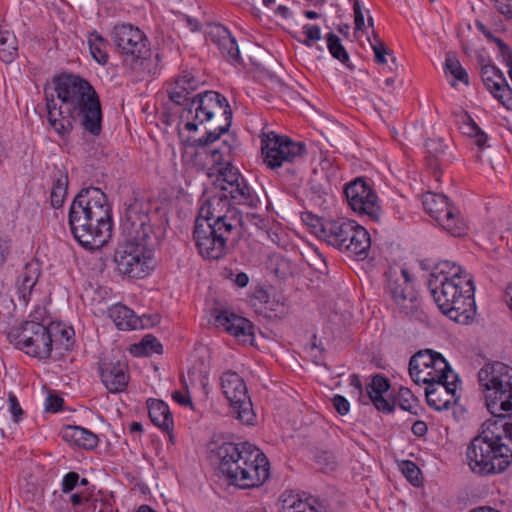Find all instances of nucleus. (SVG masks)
<instances>
[{
    "instance_id": "32",
    "label": "nucleus",
    "mask_w": 512,
    "mask_h": 512,
    "mask_svg": "<svg viewBox=\"0 0 512 512\" xmlns=\"http://www.w3.org/2000/svg\"><path fill=\"white\" fill-rule=\"evenodd\" d=\"M109 316L120 330H133L140 325V319L134 311L120 303L109 309Z\"/></svg>"
},
{
    "instance_id": "53",
    "label": "nucleus",
    "mask_w": 512,
    "mask_h": 512,
    "mask_svg": "<svg viewBox=\"0 0 512 512\" xmlns=\"http://www.w3.org/2000/svg\"><path fill=\"white\" fill-rule=\"evenodd\" d=\"M79 483V474L77 472H68L62 480L61 490L63 493H70Z\"/></svg>"
},
{
    "instance_id": "17",
    "label": "nucleus",
    "mask_w": 512,
    "mask_h": 512,
    "mask_svg": "<svg viewBox=\"0 0 512 512\" xmlns=\"http://www.w3.org/2000/svg\"><path fill=\"white\" fill-rule=\"evenodd\" d=\"M98 224H112L111 208L106 194L97 187L82 188L74 197L70 208Z\"/></svg>"
},
{
    "instance_id": "58",
    "label": "nucleus",
    "mask_w": 512,
    "mask_h": 512,
    "mask_svg": "<svg viewBox=\"0 0 512 512\" xmlns=\"http://www.w3.org/2000/svg\"><path fill=\"white\" fill-rule=\"evenodd\" d=\"M172 398L178 404L182 406H192V400L189 395L182 393L181 391H174Z\"/></svg>"
},
{
    "instance_id": "8",
    "label": "nucleus",
    "mask_w": 512,
    "mask_h": 512,
    "mask_svg": "<svg viewBox=\"0 0 512 512\" xmlns=\"http://www.w3.org/2000/svg\"><path fill=\"white\" fill-rule=\"evenodd\" d=\"M239 460L232 469L227 483L239 489L260 487L269 478L270 464L266 455L248 442L240 443Z\"/></svg>"
},
{
    "instance_id": "2",
    "label": "nucleus",
    "mask_w": 512,
    "mask_h": 512,
    "mask_svg": "<svg viewBox=\"0 0 512 512\" xmlns=\"http://www.w3.org/2000/svg\"><path fill=\"white\" fill-rule=\"evenodd\" d=\"M242 228V213L231 204L228 196H213L198 211L193 238L204 258L218 260L226 255L228 243L239 239Z\"/></svg>"
},
{
    "instance_id": "14",
    "label": "nucleus",
    "mask_w": 512,
    "mask_h": 512,
    "mask_svg": "<svg viewBox=\"0 0 512 512\" xmlns=\"http://www.w3.org/2000/svg\"><path fill=\"white\" fill-rule=\"evenodd\" d=\"M409 374L417 384H431L455 375L446 359L431 349L420 350L411 357Z\"/></svg>"
},
{
    "instance_id": "36",
    "label": "nucleus",
    "mask_w": 512,
    "mask_h": 512,
    "mask_svg": "<svg viewBox=\"0 0 512 512\" xmlns=\"http://www.w3.org/2000/svg\"><path fill=\"white\" fill-rule=\"evenodd\" d=\"M190 81L193 84V75L185 72L183 75L178 76L168 91L170 100L177 104L182 105L186 108V104L191 101L192 96L188 95L185 90V85Z\"/></svg>"
},
{
    "instance_id": "7",
    "label": "nucleus",
    "mask_w": 512,
    "mask_h": 512,
    "mask_svg": "<svg viewBox=\"0 0 512 512\" xmlns=\"http://www.w3.org/2000/svg\"><path fill=\"white\" fill-rule=\"evenodd\" d=\"M111 39L125 67L136 72L144 71L152 52L149 40L140 28L130 23L117 24Z\"/></svg>"
},
{
    "instance_id": "9",
    "label": "nucleus",
    "mask_w": 512,
    "mask_h": 512,
    "mask_svg": "<svg viewBox=\"0 0 512 512\" xmlns=\"http://www.w3.org/2000/svg\"><path fill=\"white\" fill-rule=\"evenodd\" d=\"M348 256L365 259L371 247L369 232L353 220H333L323 240Z\"/></svg>"
},
{
    "instance_id": "31",
    "label": "nucleus",
    "mask_w": 512,
    "mask_h": 512,
    "mask_svg": "<svg viewBox=\"0 0 512 512\" xmlns=\"http://www.w3.org/2000/svg\"><path fill=\"white\" fill-rule=\"evenodd\" d=\"M147 407L149 418L155 426L166 432L173 430L174 421L167 403L159 399H149Z\"/></svg>"
},
{
    "instance_id": "55",
    "label": "nucleus",
    "mask_w": 512,
    "mask_h": 512,
    "mask_svg": "<svg viewBox=\"0 0 512 512\" xmlns=\"http://www.w3.org/2000/svg\"><path fill=\"white\" fill-rule=\"evenodd\" d=\"M499 13L507 19L512 18V0H491Z\"/></svg>"
},
{
    "instance_id": "46",
    "label": "nucleus",
    "mask_w": 512,
    "mask_h": 512,
    "mask_svg": "<svg viewBox=\"0 0 512 512\" xmlns=\"http://www.w3.org/2000/svg\"><path fill=\"white\" fill-rule=\"evenodd\" d=\"M371 47L375 54V61L379 64L386 63V55H389L390 52L387 49L385 43L378 38L376 34H374V43H371Z\"/></svg>"
},
{
    "instance_id": "1",
    "label": "nucleus",
    "mask_w": 512,
    "mask_h": 512,
    "mask_svg": "<svg viewBox=\"0 0 512 512\" xmlns=\"http://www.w3.org/2000/svg\"><path fill=\"white\" fill-rule=\"evenodd\" d=\"M53 93L44 88L48 122L61 137L68 136L73 130V123L78 122L81 128L93 136L102 132V108L99 95L86 79L73 74L63 73L54 77Z\"/></svg>"
},
{
    "instance_id": "42",
    "label": "nucleus",
    "mask_w": 512,
    "mask_h": 512,
    "mask_svg": "<svg viewBox=\"0 0 512 512\" xmlns=\"http://www.w3.org/2000/svg\"><path fill=\"white\" fill-rule=\"evenodd\" d=\"M88 44L92 57L99 64H106L108 62L109 56L106 51L105 39L101 35L94 32L89 36Z\"/></svg>"
},
{
    "instance_id": "24",
    "label": "nucleus",
    "mask_w": 512,
    "mask_h": 512,
    "mask_svg": "<svg viewBox=\"0 0 512 512\" xmlns=\"http://www.w3.org/2000/svg\"><path fill=\"white\" fill-rule=\"evenodd\" d=\"M279 504L280 512H332L325 500L292 490L280 495Z\"/></svg>"
},
{
    "instance_id": "5",
    "label": "nucleus",
    "mask_w": 512,
    "mask_h": 512,
    "mask_svg": "<svg viewBox=\"0 0 512 512\" xmlns=\"http://www.w3.org/2000/svg\"><path fill=\"white\" fill-rule=\"evenodd\" d=\"M261 153L267 168L291 182L299 178L306 145L270 131L261 135Z\"/></svg>"
},
{
    "instance_id": "45",
    "label": "nucleus",
    "mask_w": 512,
    "mask_h": 512,
    "mask_svg": "<svg viewBox=\"0 0 512 512\" xmlns=\"http://www.w3.org/2000/svg\"><path fill=\"white\" fill-rule=\"evenodd\" d=\"M398 403L402 410L408 411L413 414H417L419 402L410 389L405 387H401L399 389Z\"/></svg>"
},
{
    "instance_id": "13",
    "label": "nucleus",
    "mask_w": 512,
    "mask_h": 512,
    "mask_svg": "<svg viewBox=\"0 0 512 512\" xmlns=\"http://www.w3.org/2000/svg\"><path fill=\"white\" fill-rule=\"evenodd\" d=\"M425 211L447 233L454 237L466 235L468 226L459 209L444 194L427 192L423 197Z\"/></svg>"
},
{
    "instance_id": "28",
    "label": "nucleus",
    "mask_w": 512,
    "mask_h": 512,
    "mask_svg": "<svg viewBox=\"0 0 512 512\" xmlns=\"http://www.w3.org/2000/svg\"><path fill=\"white\" fill-rule=\"evenodd\" d=\"M218 327H223L230 335L238 338L242 342L252 341L253 326L251 322L233 312L222 310L215 319Z\"/></svg>"
},
{
    "instance_id": "62",
    "label": "nucleus",
    "mask_w": 512,
    "mask_h": 512,
    "mask_svg": "<svg viewBox=\"0 0 512 512\" xmlns=\"http://www.w3.org/2000/svg\"><path fill=\"white\" fill-rule=\"evenodd\" d=\"M9 254V244L6 240L0 238V265H2Z\"/></svg>"
},
{
    "instance_id": "47",
    "label": "nucleus",
    "mask_w": 512,
    "mask_h": 512,
    "mask_svg": "<svg viewBox=\"0 0 512 512\" xmlns=\"http://www.w3.org/2000/svg\"><path fill=\"white\" fill-rule=\"evenodd\" d=\"M402 472L413 485L418 484L420 470L414 462L409 460L404 461L402 463Z\"/></svg>"
},
{
    "instance_id": "12",
    "label": "nucleus",
    "mask_w": 512,
    "mask_h": 512,
    "mask_svg": "<svg viewBox=\"0 0 512 512\" xmlns=\"http://www.w3.org/2000/svg\"><path fill=\"white\" fill-rule=\"evenodd\" d=\"M145 241L127 237L119 243L114 252V262L120 274L137 279L148 274L151 257Z\"/></svg>"
},
{
    "instance_id": "6",
    "label": "nucleus",
    "mask_w": 512,
    "mask_h": 512,
    "mask_svg": "<svg viewBox=\"0 0 512 512\" xmlns=\"http://www.w3.org/2000/svg\"><path fill=\"white\" fill-rule=\"evenodd\" d=\"M45 315L46 310L44 308L35 309L29 315V320L7 333L8 342L28 356L38 359L49 358L55 342L53 340L54 329L50 327V321Z\"/></svg>"
},
{
    "instance_id": "29",
    "label": "nucleus",
    "mask_w": 512,
    "mask_h": 512,
    "mask_svg": "<svg viewBox=\"0 0 512 512\" xmlns=\"http://www.w3.org/2000/svg\"><path fill=\"white\" fill-rule=\"evenodd\" d=\"M240 450V443L233 442H224L215 450L219 471L226 480L233 473L232 469L239 460Z\"/></svg>"
},
{
    "instance_id": "16",
    "label": "nucleus",
    "mask_w": 512,
    "mask_h": 512,
    "mask_svg": "<svg viewBox=\"0 0 512 512\" xmlns=\"http://www.w3.org/2000/svg\"><path fill=\"white\" fill-rule=\"evenodd\" d=\"M221 388L230 403L231 413L243 424H253L255 413L247 387L240 375L226 371L221 376Z\"/></svg>"
},
{
    "instance_id": "25",
    "label": "nucleus",
    "mask_w": 512,
    "mask_h": 512,
    "mask_svg": "<svg viewBox=\"0 0 512 512\" xmlns=\"http://www.w3.org/2000/svg\"><path fill=\"white\" fill-rule=\"evenodd\" d=\"M127 370V364L120 360L104 357L99 362L101 381L111 393H120L126 389L129 382Z\"/></svg>"
},
{
    "instance_id": "38",
    "label": "nucleus",
    "mask_w": 512,
    "mask_h": 512,
    "mask_svg": "<svg viewBox=\"0 0 512 512\" xmlns=\"http://www.w3.org/2000/svg\"><path fill=\"white\" fill-rule=\"evenodd\" d=\"M231 123L232 119L223 118V120L219 122L217 128L207 131L204 136L195 139L189 138L190 145L196 148L209 146L210 144L217 141L222 134L229 130Z\"/></svg>"
},
{
    "instance_id": "27",
    "label": "nucleus",
    "mask_w": 512,
    "mask_h": 512,
    "mask_svg": "<svg viewBox=\"0 0 512 512\" xmlns=\"http://www.w3.org/2000/svg\"><path fill=\"white\" fill-rule=\"evenodd\" d=\"M208 36L212 43L217 46L223 58L232 64L241 63L238 43L225 26L221 24L211 26Z\"/></svg>"
},
{
    "instance_id": "18",
    "label": "nucleus",
    "mask_w": 512,
    "mask_h": 512,
    "mask_svg": "<svg viewBox=\"0 0 512 512\" xmlns=\"http://www.w3.org/2000/svg\"><path fill=\"white\" fill-rule=\"evenodd\" d=\"M350 385L354 387L363 404L372 403L377 410L385 413L394 410L395 400L391 398L390 382L385 376L380 374L373 376L366 386V394H363L362 382L357 374L350 376Z\"/></svg>"
},
{
    "instance_id": "49",
    "label": "nucleus",
    "mask_w": 512,
    "mask_h": 512,
    "mask_svg": "<svg viewBox=\"0 0 512 512\" xmlns=\"http://www.w3.org/2000/svg\"><path fill=\"white\" fill-rule=\"evenodd\" d=\"M50 327H53V340H55L54 343L57 342L56 337L58 335L61 336L62 339L65 340V346L68 347L72 344V336L74 335V331L72 328H63L59 324H54L50 322Z\"/></svg>"
},
{
    "instance_id": "23",
    "label": "nucleus",
    "mask_w": 512,
    "mask_h": 512,
    "mask_svg": "<svg viewBox=\"0 0 512 512\" xmlns=\"http://www.w3.org/2000/svg\"><path fill=\"white\" fill-rule=\"evenodd\" d=\"M481 79L493 97L504 107L512 110V89L502 71L495 65H482Z\"/></svg>"
},
{
    "instance_id": "54",
    "label": "nucleus",
    "mask_w": 512,
    "mask_h": 512,
    "mask_svg": "<svg viewBox=\"0 0 512 512\" xmlns=\"http://www.w3.org/2000/svg\"><path fill=\"white\" fill-rule=\"evenodd\" d=\"M332 404L336 411L342 416L346 415L350 410V403L344 396L335 395L332 398Z\"/></svg>"
},
{
    "instance_id": "50",
    "label": "nucleus",
    "mask_w": 512,
    "mask_h": 512,
    "mask_svg": "<svg viewBox=\"0 0 512 512\" xmlns=\"http://www.w3.org/2000/svg\"><path fill=\"white\" fill-rule=\"evenodd\" d=\"M9 412L12 414L13 421L19 422L22 419L24 411L13 392L8 394Z\"/></svg>"
},
{
    "instance_id": "26",
    "label": "nucleus",
    "mask_w": 512,
    "mask_h": 512,
    "mask_svg": "<svg viewBox=\"0 0 512 512\" xmlns=\"http://www.w3.org/2000/svg\"><path fill=\"white\" fill-rule=\"evenodd\" d=\"M231 152L232 146L224 142L221 148L213 150L211 154L218 179L225 182L228 189L244 179L239 170L231 164Z\"/></svg>"
},
{
    "instance_id": "52",
    "label": "nucleus",
    "mask_w": 512,
    "mask_h": 512,
    "mask_svg": "<svg viewBox=\"0 0 512 512\" xmlns=\"http://www.w3.org/2000/svg\"><path fill=\"white\" fill-rule=\"evenodd\" d=\"M469 135L475 138V143L478 147H484L487 141V135L480 129V127L470 119V123L468 124V132Z\"/></svg>"
},
{
    "instance_id": "63",
    "label": "nucleus",
    "mask_w": 512,
    "mask_h": 512,
    "mask_svg": "<svg viewBox=\"0 0 512 512\" xmlns=\"http://www.w3.org/2000/svg\"><path fill=\"white\" fill-rule=\"evenodd\" d=\"M475 25L477 29L486 37V39L492 37L491 31L480 20H476Z\"/></svg>"
},
{
    "instance_id": "35",
    "label": "nucleus",
    "mask_w": 512,
    "mask_h": 512,
    "mask_svg": "<svg viewBox=\"0 0 512 512\" xmlns=\"http://www.w3.org/2000/svg\"><path fill=\"white\" fill-rule=\"evenodd\" d=\"M68 173L64 169L56 168L53 173V183L50 195L51 205L58 209L62 207L68 191Z\"/></svg>"
},
{
    "instance_id": "43",
    "label": "nucleus",
    "mask_w": 512,
    "mask_h": 512,
    "mask_svg": "<svg viewBox=\"0 0 512 512\" xmlns=\"http://www.w3.org/2000/svg\"><path fill=\"white\" fill-rule=\"evenodd\" d=\"M327 47L333 58L348 66L349 55L342 45L340 38L334 33H328L326 36Z\"/></svg>"
},
{
    "instance_id": "15",
    "label": "nucleus",
    "mask_w": 512,
    "mask_h": 512,
    "mask_svg": "<svg viewBox=\"0 0 512 512\" xmlns=\"http://www.w3.org/2000/svg\"><path fill=\"white\" fill-rule=\"evenodd\" d=\"M68 224L74 239L87 250H97L103 247L111 237L112 224L90 221L89 218L69 209Z\"/></svg>"
},
{
    "instance_id": "21",
    "label": "nucleus",
    "mask_w": 512,
    "mask_h": 512,
    "mask_svg": "<svg viewBox=\"0 0 512 512\" xmlns=\"http://www.w3.org/2000/svg\"><path fill=\"white\" fill-rule=\"evenodd\" d=\"M386 291L406 314L415 307L416 296L407 269H401L399 275L392 272L388 274Z\"/></svg>"
},
{
    "instance_id": "20",
    "label": "nucleus",
    "mask_w": 512,
    "mask_h": 512,
    "mask_svg": "<svg viewBox=\"0 0 512 512\" xmlns=\"http://www.w3.org/2000/svg\"><path fill=\"white\" fill-rule=\"evenodd\" d=\"M148 206L147 203L139 199H134L127 206L122 223L127 237L134 240H146L149 237L152 229Z\"/></svg>"
},
{
    "instance_id": "33",
    "label": "nucleus",
    "mask_w": 512,
    "mask_h": 512,
    "mask_svg": "<svg viewBox=\"0 0 512 512\" xmlns=\"http://www.w3.org/2000/svg\"><path fill=\"white\" fill-rule=\"evenodd\" d=\"M426 148L428 152L427 162L428 165L434 170L436 180H439L441 171L440 166L449 161V155L446 152V146L442 139H428L426 141Z\"/></svg>"
},
{
    "instance_id": "44",
    "label": "nucleus",
    "mask_w": 512,
    "mask_h": 512,
    "mask_svg": "<svg viewBox=\"0 0 512 512\" xmlns=\"http://www.w3.org/2000/svg\"><path fill=\"white\" fill-rule=\"evenodd\" d=\"M33 267V264H26L23 273L19 276V290L23 297H25L27 293L30 294L38 280L39 274L36 268L32 270Z\"/></svg>"
},
{
    "instance_id": "10",
    "label": "nucleus",
    "mask_w": 512,
    "mask_h": 512,
    "mask_svg": "<svg viewBox=\"0 0 512 512\" xmlns=\"http://www.w3.org/2000/svg\"><path fill=\"white\" fill-rule=\"evenodd\" d=\"M186 119L185 129L196 131L198 125L214 118L232 119V109L227 98L216 91H204L192 96L181 115Z\"/></svg>"
},
{
    "instance_id": "22",
    "label": "nucleus",
    "mask_w": 512,
    "mask_h": 512,
    "mask_svg": "<svg viewBox=\"0 0 512 512\" xmlns=\"http://www.w3.org/2000/svg\"><path fill=\"white\" fill-rule=\"evenodd\" d=\"M450 378H452L451 381L449 378H446L426 384V401L431 408L442 411L449 409L452 404L456 403L458 376L452 375Z\"/></svg>"
},
{
    "instance_id": "41",
    "label": "nucleus",
    "mask_w": 512,
    "mask_h": 512,
    "mask_svg": "<svg viewBox=\"0 0 512 512\" xmlns=\"http://www.w3.org/2000/svg\"><path fill=\"white\" fill-rule=\"evenodd\" d=\"M303 222L310 227L311 232L320 240H323L333 220H326L310 212L302 215Z\"/></svg>"
},
{
    "instance_id": "61",
    "label": "nucleus",
    "mask_w": 512,
    "mask_h": 512,
    "mask_svg": "<svg viewBox=\"0 0 512 512\" xmlns=\"http://www.w3.org/2000/svg\"><path fill=\"white\" fill-rule=\"evenodd\" d=\"M503 62L506 64L508 68H512V50L509 46L503 48L499 51Z\"/></svg>"
},
{
    "instance_id": "60",
    "label": "nucleus",
    "mask_w": 512,
    "mask_h": 512,
    "mask_svg": "<svg viewBox=\"0 0 512 512\" xmlns=\"http://www.w3.org/2000/svg\"><path fill=\"white\" fill-rule=\"evenodd\" d=\"M318 463L325 462V468L327 470H333L335 468V462L332 460V456L327 452H322L317 456Z\"/></svg>"
},
{
    "instance_id": "39",
    "label": "nucleus",
    "mask_w": 512,
    "mask_h": 512,
    "mask_svg": "<svg viewBox=\"0 0 512 512\" xmlns=\"http://www.w3.org/2000/svg\"><path fill=\"white\" fill-rule=\"evenodd\" d=\"M16 36L8 30H0V60L11 63L17 56Z\"/></svg>"
},
{
    "instance_id": "34",
    "label": "nucleus",
    "mask_w": 512,
    "mask_h": 512,
    "mask_svg": "<svg viewBox=\"0 0 512 512\" xmlns=\"http://www.w3.org/2000/svg\"><path fill=\"white\" fill-rule=\"evenodd\" d=\"M223 191H227L230 198L238 205H246L250 208H256L259 203V198L253 189L247 184L245 179L228 189V187H221Z\"/></svg>"
},
{
    "instance_id": "56",
    "label": "nucleus",
    "mask_w": 512,
    "mask_h": 512,
    "mask_svg": "<svg viewBox=\"0 0 512 512\" xmlns=\"http://www.w3.org/2000/svg\"><path fill=\"white\" fill-rule=\"evenodd\" d=\"M355 30H362L365 26L364 14L359 0L353 3Z\"/></svg>"
},
{
    "instance_id": "11",
    "label": "nucleus",
    "mask_w": 512,
    "mask_h": 512,
    "mask_svg": "<svg viewBox=\"0 0 512 512\" xmlns=\"http://www.w3.org/2000/svg\"><path fill=\"white\" fill-rule=\"evenodd\" d=\"M478 382L492 418L500 417L499 404L512 390V367L502 362L487 363L478 372Z\"/></svg>"
},
{
    "instance_id": "37",
    "label": "nucleus",
    "mask_w": 512,
    "mask_h": 512,
    "mask_svg": "<svg viewBox=\"0 0 512 512\" xmlns=\"http://www.w3.org/2000/svg\"><path fill=\"white\" fill-rule=\"evenodd\" d=\"M443 68L445 74H450L454 77V80L450 82L451 86L455 87L456 81H460L466 86L470 84L469 75L466 69L463 68V66L461 65L460 61L458 60L454 53L448 52L446 54Z\"/></svg>"
},
{
    "instance_id": "19",
    "label": "nucleus",
    "mask_w": 512,
    "mask_h": 512,
    "mask_svg": "<svg viewBox=\"0 0 512 512\" xmlns=\"http://www.w3.org/2000/svg\"><path fill=\"white\" fill-rule=\"evenodd\" d=\"M344 194L349 206L355 212L365 214L373 221L379 220L381 208L378 204V197L363 178H356L346 184Z\"/></svg>"
},
{
    "instance_id": "59",
    "label": "nucleus",
    "mask_w": 512,
    "mask_h": 512,
    "mask_svg": "<svg viewBox=\"0 0 512 512\" xmlns=\"http://www.w3.org/2000/svg\"><path fill=\"white\" fill-rule=\"evenodd\" d=\"M413 434L417 437H423L427 433V424L424 421H415L411 428Z\"/></svg>"
},
{
    "instance_id": "30",
    "label": "nucleus",
    "mask_w": 512,
    "mask_h": 512,
    "mask_svg": "<svg viewBox=\"0 0 512 512\" xmlns=\"http://www.w3.org/2000/svg\"><path fill=\"white\" fill-rule=\"evenodd\" d=\"M61 435L66 442L87 450L95 448L99 441L96 434L80 426H65Z\"/></svg>"
},
{
    "instance_id": "48",
    "label": "nucleus",
    "mask_w": 512,
    "mask_h": 512,
    "mask_svg": "<svg viewBox=\"0 0 512 512\" xmlns=\"http://www.w3.org/2000/svg\"><path fill=\"white\" fill-rule=\"evenodd\" d=\"M303 33L306 35V39L302 43L307 47H312L314 42L321 39V29L318 25H305Z\"/></svg>"
},
{
    "instance_id": "40",
    "label": "nucleus",
    "mask_w": 512,
    "mask_h": 512,
    "mask_svg": "<svg viewBox=\"0 0 512 512\" xmlns=\"http://www.w3.org/2000/svg\"><path fill=\"white\" fill-rule=\"evenodd\" d=\"M132 352L136 356L161 354L163 352V346L156 337L149 334L144 336L138 344L134 345Z\"/></svg>"
},
{
    "instance_id": "3",
    "label": "nucleus",
    "mask_w": 512,
    "mask_h": 512,
    "mask_svg": "<svg viewBox=\"0 0 512 512\" xmlns=\"http://www.w3.org/2000/svg\"><path fill=\"white\" fill-rule=\"evenodd\" d=\"M428 287L440 311L459 324H469L475 316V286L471 276L450 261L438 263L428 279Z\"/></svg>"
},
{
    "instance_id": "57",
    "label": "nucleus",
    "mask_w": 512,
    "mask_h": 512,
    "mask_svg": "<svg viewBox=\"0 0 512 512\" xmlns=\"http://www.w3.org/2000/svg\"><path fill=\"white\" fill-rule=\"evenodd\" d=\"M234 274L232 271L229 272L227 278L231 279L235 285L239 288H244L249 283V276L245 272H239L235 275V278H233Z\"/></svg>"
},
{
    "instance_id": "64",
    "label": "nucleus",
    "mask_w": 512,
    "mask_h": 512,
    "mask_svg": "<svg viewBox=\"0 0 512 512\" xmlns=\"http://www.w3.org/2000/svg\"><path fill=\"white\" fill-rule=\"evenodd\" d=\"M199 86V81L193 76V84H190V81L186 83L185 90L188 92V95L191 96L194 91L197 90Z\"/></svg>"
},
{
    "instance_id": "4",
    "label": "nucleus",
    "mask_w": 512,
    "mask_h": 512,
    "mask_svg": "<svg viewBox=\"0 0 512 512\" xmlns=\"http://www.w3.org/2000/svg\"><path fill=\"white\" fill-rule=\"evenodd\" d=\"M470 470L479 476L503 472L512 462V422L507 417L486 420L466 449Z\"/></svg>"
},
{
    "instance_id": "51",
    "label": "nucleus",
    "mask_w": 512,
    "mask_h": 512,
    "mask_svg": "<svg viewBox=\"0 0 512 512\" xmlns=\"http://www.w3.org/2000/svg\"><path fill=\"white\" fill-rule=\"evenodd\" d=\"M64 399L55 393H49L45 401V410L50 413H56L62 409Z\"/></svg>"
}]
</instances>
